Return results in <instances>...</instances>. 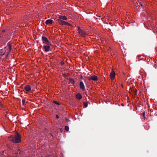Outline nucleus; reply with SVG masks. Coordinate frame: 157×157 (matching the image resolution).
<instances>
[{"mask_svg": "<svg viewBox=\"0 0 157 157\" xmlns=\"http://www.w3.org/2000/svg\"><path fill=\"white\" fill-rule=\"evenodd\" d=\"M9 139L13 143H18L21 141V136L18 133L9 137Z\"/></svg>", "mask_w": 157, "mask_h": 157, "instance_id": "obj_1", "label": "nucleus"}, {"mask_svg": "<svg viewBox=\"0 0 157 157\" xmlns=\"http://www.w3.org/2000/svg\"><path fill=\"white\" fill-rule=\"evenodd\" d=\"M11 45L10 43H9L7 44V46L4 48L5 52L8 54H9L11 50Z\"/></svg>", "mask_w": 157, "mask_h": 157, "instance_id": "obj_2", "label": "nucleus"}, {"mask_svg": "<svg viewBox=\"0 0 157 157\" xmlns=\"http://www.w3.org/2000/svg\"><path fill=\"white\" fill-rule=\"evenodd\" d=\"M78 32L79 35L82 37H85L86 35H88L87 33L81 29L79 27L78 28Z\"/></svg>", "mask_w": 157, "mask_h": 157, "instance_id": "obj_3", "label": "nucleus"}, {"mask_svg": "<svg viewBox=\"0 0 157 157\" xmlns=\"http://www.w3.org/2000/svg\"><path fill=\"white\" fill-rule=\"evenodd\" d=\"M42 40L43 43L46 44H50L48 39L45 36L42 37Z\"/></svg>", "mask_w": 157, "mask_h": 157, "instance_id": "obj_4", "label": "nucleus"}, {"mask_svg": "<svg viewBox=\"0 0 157 157\" xmlns=\"http://www.w3.org/2000/svg\"><path fill=\"white\" fill-rule=\"evenodd\" d=\"M115 73L113 70H112L109 75V77L112 81H113L115 77Z\"/></svg>", "mask_w": 157, "mask_h": 157, "instance_id": "obj_5", "label": "nucleus"}, {"mask_svg": "<svg viewBox=\"0 0 157 157\" xmlns=\"http://www.w3.org/2000/svg\"><path fill=\"white\" fill-rule=\"evenodd\" d=\"M43 48L46 52H48L50 51V48L49 45H44L43 46Z\"/></svg>", "mask_w": 157, "mask_h": 157, "instance_id": "obj_6", "label": "nucleus"}, {"mask_svg": "<svg viewBox=\"0 0 157 157\" xmlns=\"http://www.w3.org/2000/svg\"><path fill=\"white\" fill-rule=\"evenodd\" d=\"M90 80H91L93 81H96L98 80V78L96 76L93 75L90 76L89 78Z\"/></svg>", "mask_w": 157, "mask_h": 157, "instance_id": "obj_7", "label": "nucleus"}, {"mask_svg": "<svg viewBox=\"0 0 157 157\" xmlns=\"http://www.w3.org/2000/svg\"><path fill=\"white\" fill-rule=\"evenodd\" d=\"M24 89L26 91L29 92L31 90V89L29 85H27L24 87Z\"/></svg>", "mask_w": 157, "mask_h": 157, "instance_id": "obj_8", "label": "nucleus"}, {"mask_svg": "<svg viewBox=\"0 0 157 157\" xmlns=\"http://www.w3.org/2000/svg\"><path fill=\"white\" fill-rule=\"evenodd\" d=\"M79 85H80V88L82 90H85V86H84V83L82 82L81 81L80 82Z\"/></svg>", "mask_w": 157, "mask_h": 157, "instance_id": "obj_9", "label": "nucleus"}, {"mask_svg": "<svg viewBox=\"0 0 157 157\" xmlns=\"http://www.w3.org/2000/svg\"><path fill=\"white\" fill-rule=\"evenodd\" d=\"M57 20L59 24L60 25H64L65 21L61 19H57Z\"/></svg>", "mask_w": 157, "mask_h": 157, "instance_id": "obj_10", "label": "nucleus"}, {"mask_svg": "<svg viewBox=\"0 0 157 157\" xmlns=\"http://www.w3.org/2000/svg\"><path fill=\"white\" fill-rule=\"evenodd\" d=\"M53 22V20H48L46 21V24L47 25H51Z\"/></svg>", "mask_w": 157, "mask_h": 157, "instance_id": "obj_11", "label": "nucleus"}, {"mask_svg": "<svg viewBox=\"0 0 157 157\" xmlns=\"http://www.w3.org/2000/svg\"><path fill=\"white\" fill-rule=\"evenodd\" d=\"M59 19H61V20H67V17L65 16H63V15H60L59 17Z\"/></svg>", "mask_w": 157, "mask_h": 157, "instance_id": "obj_12", "label": "nucleus"}, {"mask_svg": "<svg viewBox=\"0 0 157 157\" xmlns=\"http://www.w3.org/2000/svg\"><path fill=\"white\" fill-rule=\"evenodd\" d=\"M76 98L78 100L81 99L82 98V95L79 94H77L76 95Z\"/></svg>", "mask_w": 157, "mask_h": 157, "instance_id": "obj_13", "label": "nucleus"}, {"mask_svg": "<svg viewBox=\"0 0 157 157\" xmlns=\"http://www.w3.org/2000/svg\"><path fill=\"white\" fill-rule=\"evenodd\" d=\"M69 81L71 83L73 84L75 83V81L73 79L71 78L69 79Z\"/></svg>", "mask_w": 157, "mask_h": 157, "instance_id": "obj_14", "label": "nucleus"}, {"mask_svg": "<svg viewBox=\"0 0 157 157\" xmlns=\"http://www.w3.org/2000/svg\"><path fill=\"white\" fill-rule=\"evenodd\" d=\"M145 112H144L143 113V119L144 120H145Z\"/></svg>", "mask_w": 157, "mask_h": 157, "instance_id": "obj_15", "label": "nucleus"}, {"mask_svg": "<svg viewBox=\"0 0 157 157\" xmlns=\"http://www.w3.org/2000/svg\"><path fill=\"white\" fill-rule=\"evenodd\" d=\"M64 25H68L69 26H71V25L67 22H65Z\"/></svg>", "mask_w": 157, "mask_h": 157, "instance_id": "obj_16", "label": "nucleus"}, {"mask_svg": "<svg viewBox=\"0 0 157 157\" xmlns=\"http://www.w3.org/2000/svg\"><path fill=\"white\" fill-rule=\"evenodd\" d=\"M65 129L67 131H68L69 130V128L67 126H65Z\"/></svg>", "mask_w": 157, "mask_h": 157, "instance_id": "obj_17", "label": "nucleus"}, {"mask_svg": "<svg viewBox=\"0 0 157 157\" xmlns=\"http://www.w3.org/2000/svg\"><path fill=\"white\" fill-rule=\"evenodd\" d=\"M84 105L85 107H86L87 106V104L86 103L84 102Z\"/></svg>", "mask_w": 157, "mask_h": 157, "instance_id": "obj_18", "label": "nucleus"}, {"mask_svg": "<svg viewBox=\"0 0 157 157\" xmlns=\"http://www.w3.org/2000/svg\"><path fill=\"white\" fill-rule=\"evenodd\" d=\"M22 103L23 105H25V100H22Z\"/></svg>", "mask_w": 157, "mask_h": 157, "instance_id": "obj_19", "label": "nucleus"}, {"mask_svg": "<svg viewBox=\"0 0 157 157\" xmlns=\"http://www.w3.org/2000/svg\"><path fill=\"white\" fill-rule=\"evenodd\" d=\"M56 118H57V119H58V118H59V116H58V115H57L56 116Z\"/></svg>", "mask_w": 157, "mask_h": 157, "instance_id": "obj_20", "label": "nucleus"}, {"mask_svg": "<svg viewBox=\"0 0 157 157\" xmlns=\"http://www.w3.org/2000/svg\"><path fill=\"white\" fill-rule=\"evenodd\" d=\"M54 102L56 104H58V103H57V102H56V101H54Z\"/></svg>", "mask_w": 157, "mask_h": 157, "instance_id": "obj_21", "label": "nucleus"}, {"mask_svg": "<svg viewBox=\"0 0 157 157\" xmlns=\"http://www.w3.org/2000/svg\"><path fill=\"white\" fill-rule=\"evenodd\" d=\"M63 63H61V64H63Z\"/></svg>", "mask_w": 157, "mask_h": 157, "instance_id": "obj_22", "label": "nucleus"}]
</instances>
